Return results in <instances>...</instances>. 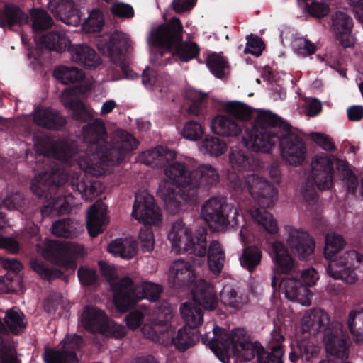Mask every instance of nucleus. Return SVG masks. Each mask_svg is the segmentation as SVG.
Instances as JSON below:
<instances>
[{"instance_id":"nucleus-32","label":"nucleus","mask_w":363,"mask_h":363,"mask_svg":"<svg viewBox=\"0 0 363 363\" xmlns=\"http://www.w3.org/2000/svg\"><path fill=\"white\" fill-rule=\"evenodd\" d=\"M106 211L102 203L90 206L87 211L86 228L91 237L95 238L104 231L106 225Z\"/></svg>"},{"instance_id":"nucleus-45","label":"nucleus","mask_w":363,"mask_h":363,"mask_svg":"<svg viewBox=\"0 0 363 363\" xmlns=\"http://www.w3.org/2000/svg\"><path fill=\"white\" fill-rule=\"evenodd\" d=\"M52 233L57 237L74 238L77 236V229L70 218H63L55 221L52 226Z\"/></svg>"},{"instance_id":"nucleus-60","label":"nucleus","mask_w":363,"mask_h":363,"mask_svg":"<svg viewBox=\"0 0 363 363\" xmlns=\"http://www.w3.org/2000/svg\"><path fill=\"white\" fill-rule=\"evenodd\" d=\"M106 328L100 333L107 337L121 339L126 335V329L121 325H118L115 322H111L109 319L106 321Z\"/></svg>"},{"instance_id":"nucleus-31","label":"nucleus","mask_w":363,"mask_h":363,"mask_svg":"<svg viewBox=\"0 0 363 363\" xmlns=\"http://www.w3.org/2000/svg\"><path fill=\"white\" fill-rule=\"evenodd\" d=\"M106 320L108 318L102 310L89 306L84 308L80 318L84 329L92 333H100L104 330Z\"/></svg>"},{"instance_id":"nucleus-15","label":"nucleus","mask_w":363,"mask_h":363,"mask_svg":"<svg viewBox=\"0 0 363 363\" xmlns=\"http://www.w3.org/2000/svg\"><path fill=\"white\" fill-rule=\"evenodd\" d=\"M37 250L42 256L65 268L74 269L77 263L74 259L79 255L82 248L80 245L67 241L45 240L36 245Z\"/></svg>"},{"instance_id":"nucleus-35","label":"nucleus","mask_w":363,"mask_h":363,"mask_svg":"<svg viewBox=\"0 0 363 363\" xmlns=\"http://www.w3.org/2000/svg\"><path fill=\"white\" fill-rule=\"evenodd\" d=\"M39 43L44 48L57 52H62L66 49L69 50L71 45L67 35L60 31H50L42 35L39 38Z\"/></svg>"},{"instance_id":"nucleus-63","label":"nucleus","mask_w":363,"mask_h":363,"mask_svg":"<svg viewBox=\"0 0 363 363\" xmlns=\"http://www.w3.org/2000/svg\"><path fill=\"white\" fill-rule=\"evenodd\" d=\"M298 350L300 352L302 359L308 362L311 357H315L319 351L318 346L311 344L309 342H301L298 345Z\"/></svg>"},{"instance_id":"nucleus-64","label":"nucleus","mask_w":363,"mask_h":363,"mask_svg":"<svg viewBox=\"0 0 363 363\" xmlns=\"http://www.w3.org/2000/svg\"><path fill=\"white\" fill-rule=\"evenodd\" d=\"M311 138L322 149L328 152H333L335 149L334 143L327 135L320 133H313Z\"/></svg>"},{"instance_id":"nucleus-50","label":"nucleus","mask_w":363,"mask_h":363,"mask_svg":"<svg viewBox=\"0 0 363 363\" xmlns=\"http://www.w3.org/2000/svg\"><path fill=\"white\" fill-rule=\"evenodd\" d=\"M220 298L222 302L230 307L235 309H240L242 306L247 303V298L246 296H238L235 289L225 286L223 288L220 293Z\"/></svg>"},{"instance_id":"nucleus-2","label":"nucleus","mask_w":363,"mask_h":363,"mask_svg":"<svg viewBox=\"0 0 363 363\" xmlns=\"http://www.w3.org/2000/svg\"><path fill=\"white\" fill-rule=\"evenodd\" d=\"M48 163L38 175L33 180L30 190L36 196L47 200V203L40 209L43 217L54 214H63L69 211V203L62 194L52 196L57 188L67 183L68 186L81 195L86 201H91L98 196L102 191L101 184L95 177L100 176L105 172L106 168L111 165L102 164L99 169L103 170L101 174H94L88 170L82 169L84 175L79 176L68 182L67 174L55 162Z\"/></svg>"},{"instance_id":"nucleus-4","label":"nucleus","mask_w":363,"mask_h":363,"mask_svg":"<svg viewBox=\"0 0 363 363\" xmlns=\"http://www.w3.org/2000/svg\"><path fill=\"white\" fill-rule=\"evenodd\" d=\"M228 113L235 119L247 121L252 118L255 109L244 103L234 101L227 103ZM257 114L250 130H247L242 137L244 146L255 152H269L278 143L284 130L291 125L270 111L256 110Z\"/></svg>"},{"instance_id":"nucleus-28","label":"nucleus","mask_w":363,"mask_h":363,"mask_svg":"<svg viewBox=\"0 0 363 363\" xmlns=\"http://www.w3.org/2000/svg\"><path fill=\"white\" fill-rule=\"evenodd\" d=\"M68 51L74 62L86 69H95L101 64V58L96 50L86 44L70 45Z\"/></svg>"},{"instance_id":"nucleus-33","label":"nucleus","mask_w":363,"mask_h":363,"mask_svg":"<svg viewBox=\"0 0 363 363\" xmlns=\"http://www.w3.org/2000/svg\"><path fill=\"white\" fill-rule=\"evenodd\" d=\"M28 16L17 5L6 3L0 11V27L11 28L28 23Z\"/></svg>"},{"instance_id":"nucleus-40","label":"nucleus","mask_w":363,"mask_h":363,"mask_svg":"<svg viewBox=\"0 0 363 363\" xmlns=\"http://www.w3.org/2000/svg\"><path fill=\"white\" fill-rule=\"evenodd\" d=\"M4 320L7 330L13 335H19L27 325L25 315L16 308L7 310Z\"/></svg>"},{"instance_id":"nucleus-52","label":"nucleus","mask_w":363,"mask_h":363,"mask_svg":"<svg viewBox=\"0 0 363 363\" xmlns=\"http://www.w3.org/2000/svg\"><path fill=\"white\" fill-rule=\"evenodd\" d=\"M201 150L211 156L218 157L223 155L227 150L225 142L216 137H208L205 138L201 145Z\"/></svg>"},{"instance_id":"nucleus-61","label":"nucleus","mask_w":363,"mask_h":363,"mask_svg":"<svg viewBox=\"0 0 363 363\" xmlns=\"http://www.w3.org/2000/svg\"><path fill=\"white\" fill-rule=\"evenodd\" d=\"M111 11L113 16L123 18H131L134 16L133 8L127 4L122 2H113Z\"/></svg>"},{"instance_id":"nucleus-58","label":"nucleus","mask_w":363,"mask_h":363,"mask_svg":"<svg viewBox=\"0 0 363 363\" xmlns=\"http://www.w3.org/2000/svg\"><path fill=\"white\" fill-rule=\"evenodd\" d=\"M84 345L83 337L77 334H67L59 344L61 349L74 350L76 353Z\"/></svg>"},{"instance_id":"nucleus-20","label":"nucleus","mask_w":363,"mask_h":363,"mask_svg":"<svg viewBox=\"0 0 363 363\" xmlns=\"http://www.w3.org/2000/svg\"><path fill=\"white\" fill-rule=\"evenodd\" d=\"M192 182L190 189H188L186 199L189 200V204H195L199 199V190L201 188L208 189L216 186L220 181V175L218 170L211 164H202L193 169Z\"/></svg>"},{"instance_id":"nucleus-49","label":"nucleus","mask_w":363,"mask_h":363,"mask_svg":"<svg viewBox=\"0 0 363 363\" xmlns=\"http://www.w3.org/2000/svg\"><path fill=\"white\" fill-rule=\"evenodd\" d=\"M69 108L72 111V117L75 121L88 122L94 118L92 111L80 100L70 101L69 102Z\"/></svg>"},{"instance_id":"nucleus-10","label":"nucleus","mask_w":363,"mask_h":363,"mask_svg":"<svg viewBox=\"0 0 363 363\" xmlns=\"http://www.w3.org/2000/svg\"><path fill=\"white\" fill-rule=\"evenodd\" d=\"M194 301L184 303L180 306V313L187 328L197 330L203 321V313L201 307L212 311L218 304V297L213 286L204 279H199L191 290Z\"/></svg>"},{"instance_id":"nucleus-57","label":"nucleus","mask_w":363,"mask_h":363,"mask_svg":"<svg viewBox=\"0 0 363 363\" xmlns=\"http://www.w3.org/2000/svg\"><path fill=\"white\" fill-rule=\"evenodd\" d=\"M246 39L245 53H250L256 57L260 56L265 47L262 38L257 35L250 34L247 36Z\"/></svg>"},{"instance_id":"nucleus-22","label":"nucleus","mask_w":363,"mask_h":363,"mask_svg":"<svg viewBox=\"0 0 363 363\" xmlns=\"http://www.w3.org/2000/svg\"><path fill=\"white\" fill-rule=\"evenodd\" d=\"M287 244L291 252L301 260L311 259L313 257L315 241L304 230L290 228L288 232Z\"/></svg>"},{"instance_id":"nucleus-9","label":"nucleus","mask_w":363,"mask_h":363,"mask_svg":"<svg viewBox=\"0 0 363 363\" xmlns=\"http://www.w3.org/2000/svg\"><path fill=\"white\" fill-rule=\"evenodd\" d=\"M335 166L345 182L348 192L354 194L358 186V179L349 168L348 162L325 153L315 155L311 162L312 176L318 189L323 191L333 187Z\"/></svg>"},{"instance_id":"nucleus-46","label":"nucleus","mask_w":363,"mask_h":363,"mask_svg":"<svg viewBox=\"0 0 363 363\" xmlns=\"http://www.w3.org/2000/svg\"><path fill=\"white\" fill-rule=\"evenodd\" d=\"M30 264L32 269L43 279L51 281L63 276L62 270L55 267H48L42 260L32 259Z\"/></svg>"},{"instance_id":"nucleus-3","label":"nucleus","mask_w":363,"mask_h":363,"mask_svg":"<svg viewBox=\"0 0 363 363\" xmlns=\"http://www.w3.org/2000/svg\"><path fill=\"white\" fill-rule=\"evenodd\" d=\"M84 143L86 148L83 150L77 145V152L74 161L81 169L88 170L94 174H101L102 164L118 165L127 154L137 148L138 140L128 132L118 130L112 143L107 141L108 133L105 123L96 118L89 122L82 128Z\"/></svg>"},{"instance_id":"nucleus-59","label":"nucleus","mask_w":363,"mask_h":363,"mask_svg":"<svg viewBox=\"0 0 363 363\" xmlns=\"http://www.w3.org/2000/svg\"><path fill=\"white\" fill-rule=\"evenodd\" d=\"M79 282L85 286L94 285L98 280L96 271L87 267H80L77 270Z\"/></svg>"},{"instance_id":"nucleus-51","label":"nucleus","mask_w":363,"mask_h":363,"mask_svg":"<svg viewBox=\"0 0 363 363\" xmlns=\"http://www.w3.org/2000/svg\"><path fill=\"white\" fill-rule=\"evenodd\" d=\"M32 16V28L35 33H41L50 28L53 24L52 17L43 9L35 10Z\"/></svg>"},{"instance_id":"nucleus-41","label":"nucleus","mask_w":363,"mask_h":363,"mask_svg":"<svg viewBox=\"0 0 363 363\" xmlns=\"http://www.w3.org/2000/svg\"><path fill=\"white\" fill-rule=\"evenodd\" d=\"M137 245L133 240L128 239H116L108 245V251L122 258L130 259L136 254Z\"/></svg>"},{"instance_id":"nucleus-26","label":"nucleus","mask_w":363,"mask_h":363,"mask_svg":"<svg viewBox=\"0 0 363 363\" xmlns=\"http://www.w3.org/2000/svg\"><path fill=\"white\" fill-rule=\"evenodd\" d=\"M48 8L67 25L77 26L80 22V11L73 0H48Z\"/></svg>"},{"instance_id":"nucleus-44","label":"nucleus","mask_w":363,"mask_h":363,"mask_svg":"<svg viewBox=\"0 0 363 363\" xmlns=\"http://www.w3.org/2000/svg\"><path fill=\"white\" fill-rule=\"evenodd\" d=\"M347 325L354 341L363 342V308L350 311Z\"/></svg>"},{"instance_id":"nucleus-29","label":"nucleus","mask_w":363,"mask_h":363,"mask_svg":"<svg viewBox=\"0 0 363 363\" xmlns=\"http://www.w3.org/2000/svg\"><path fill=\"white\" fill-rule=\"evenodd\" d=\"M176 152L163 146L143 152L138 161L152 168H164L170 160L176 158Z\"/></svg>"},{"instance_id":"nucleus-24","label":"nucleus","mask_w":363,"mask_h":363,"mask_svg":"<svg viewBox=\"0 0 363 363\" xmlns=\"http://www.w3.org/2000/svg\"><path fill=\"white\" fill-rule=\"evenodd\" d=\"M302 325L310 333H323L326 335L335 329L336 325H342L337 321H332L328 313L321 308H313L306 311L302 319Z\"/></svg>"},{"instance_id":"nucleus-48","label":"nucleus","mask_w":363,"mask_h":363,"mask_svg":"<svg viewBox=\"0 0 363 363\" xmlns=\"http://www.w3.org/2000/svg\"><path fill=\"white\" fill-rule=\"evenodd\" d=\"M104 25V16L99 9L90 11L88 18L82 24L83 29L89 33L100 32Z\"/></svg>"},{"instance_id":"nucleus-23","label":"nucleus","mask_w":363,"mask_h":363,"mask_svg":"<svg viewBox=\"0 0 363 363\" xmlns=\"http://www.w3.org/2000/svg\"><path fill=\"white\" fill-rule=\"evenodd\" d=\"M335 329L324 335L325 350L329 357H333L334 362L345 361L348 358L349 350L347 336L342 330V325H336ZM329 360V363H331Z\"/></svg>"},{"instance_id":"nucleus-18","label":"nucleus","mask_w":363,"mask_h":363,"mask_svg":"<svg viewBox=\"0 0 363 363\" xmlns=\"http://www.w3.org/2000/svg\"><path fill=\"white\" fill-rule=\"evenodd\" d=\"M35 147L40 155L48 156L54 155L57 159L69 162L74 161V156L77 152V142L74 140H53L45 135L35 137Z\"/></svg>"},{"instance_id":"nucleus-30","label":"nucleus","mask_w":363,"mask_h":363,"mask_svg":"<svg viewBox=\"0 0 363 363\" xmlns=\"http://www.w3.org/2000/svg\"><path fill=\"white\" fill-rule=\"evenodd\" d=\"M332 28L340 43L345 48L350 47V33L353 27L352 18L345 12L337 11L332 16Z\"/></svg>"},{"instance_id":"nucleus-14","label":"nucleus","mask_w":363,"mask_h":363,"mask_svg":"<svg viewBox=\"0 0 363 363\" xmlns=\"http://www.w3.org/2000/svg\"><path fill=\"white\" fill-rule=\"evenodd\" d=\"M96 45L101 54L109 57L126 78H133L134 74L125 56L130 42L124 33L116 30L111 35H103L96 40Z\"/></svg>"},{"instance_id":"nucleus-16","label":"nucleus","mask_w":363,"mask_h":363,"mask_svg":"<svg viewBox=\"0 0 363 363\" xmlns=\"http://www.w3.org/2000/svg\"><path fill=\"white\" fill-rule=\"evenodd\" d=\"M132 216L145 224L139 233V240H155L150 225H157L162 220V215L155 203L154 197L147 193L136 194L133 206Z\"/></svg>"},{"instance_id":"nucleus-37","label":"nucleus","mask_w":363,"mask_h":363,"mask_svg":"<svg viewBox=\"0 0 363 363\" xmlns=\"http://www.w3.org/2000/svg\"><path fill=\"white\" fill-rule=\"evenodd\" d=\"M206 255L203 259L207 256L208 265L210 270L214 274H219L224 266L225 252L222 248L221 244L218 240H212L210 242L208 248H206Z\"/></svg>"},{"instance_id":"nucleus-25","label":"nucleus","mask_w":363,"mask_h":363,"mask_svg":"<svg viewBox=\"0 0 363 363\" xmlns=\"http://www.w3.org/2000/svg\"><path fill=\"white\" fill-rule=\"evenodd\" d=\"M196 279V273L189 262L178 259L172 264L168 276L171 287L182 289L189 286L194 283Z\"/></svg>"},{"instance_id":"nucleus-6","label":"nucleus","mask_w":363,"mask_h":363,"mask_svg":"<svg viewBox=\"0 0 363 363\" xmlns=\"http://www.w3.org/2000/svg\"><path fill=\"white\" fill-rule=\"evenodd\" d=\"M345 245L341 235L333 233L326 235L324 255L329 261L326 272L334 279L352 284L357 281V272L363 273V255L354 250L340 254Z\"/></svg>"},{"instance_id":"nucleus-54","label":"nucleus","mask_w":363,"mask_h":363,"mask_svg":"<svg viewBox=\"0 0 363 363\" xmlns=\"http://www.w3.org/2000/svg\"><path fill=\"white\" fill-rule=\"evenodd\" d=\"M308 1V0H297L299 4L301 3L305 4V11L311 16L318 18H322L328 14L330 11V8L327 4L320 3L318 1H313L311 4H309L307 3Z\"/></svg>"},{"instance_id":"nucleus-19","label":"nucleus","mask_w":363,"mask_h":363,"mask_svg":"<svg viewBox=\"0 0 363 363\" xmlns=\"http://www.w3.org/2000/svg\"><path fill=\"white\" fill-rule=\"evenodd\" d=\"M228 342H230V347L227 349L228 357L225 361L229 359L231 354L237 356L245 362L252 360L256 356L259 363V357H262L264 347L257 341L250 342L244 329L233 330V336Z\"/></svg>"},{"instance_id":"nucleus-34","label":"nucleus","mask_w":363,"mask_h":363,"mask_svg":"<svg viewBox=\"0 0 363 363\" xmlns=\"http://www.w3.org/2000/svg\"><path fill=\"white\" fill-rule=\"evenodd\" d=\"M233 336V331L230 334H226L222 328L214 325L213 328V337L209 342V347L216 356L223 363L228 357V350L230 346L228 340Z\"/></svg>"},{"instance_id":"nucleus-53","label":"nucleus","mask_w":363,"mask_h":363,"mask_svg":"<svg viewBox=\"0 0 363 363\" xmlns=\"http://www.w3.org/2000/svg\"><path fill=\"white\" fill-rule=\"evenodd\" d=\"M182 136L189 140H199L204 134V129L201 123L194 120L186 122L182 130Z\"/></svg>"},{"instance_id":"nucleus-27","label":"nucleus","mask_w":363,"mask_h":363,"mask_svg":"<svg viewBox=\"0 0 363 363\" xmlns=\"http://www.w3.org/2000/svg\"><path fill=\"white\" fill-rule=\"evenodd\" d=\"M33 119L38 126L52 130H60L67 124L66 118L50 107L35 109Z\"/></svg>"},{"instance_id":"nucleus-8","label":"nucleus","mask_w":363,"mask_h":363,"mask_svg":"<svg viewBox=\"0 0 363 363\" xmlns=\"http://www.w3.org/2000/svg\"><path fill=\"white\" fill-rule=\"evenodd\" d=\"M147 40L152 46L165 49L185 62L196 58L200 52L196 43L183 42V26L177 18H172L167 23L152 29Z\"/></svg>"},{"instance_id":"nucleus-43","label":"nucleus","mask_w":363,"mask_h":363,"mask_svg":"<svg viewBox=\"0 0 363 363\" xmlns=\"http://www.w3.org/2000/svg\"><path fill=\"white\" fill-rule=\"evenodd\" d=\"M53 76L62 84H68L81 82L84 73L77 67L60 66L55 69Z\"/></svg>"},{"instance_id":"nucleus-17","label":"nucleus","mask_w":363,"mask_h":363,"mask_svg":"<svg viewBox=\"0 0 363 363\" xmlns=\"http://www.w3.org/2000/svg\"><path fill=\"white\" fill-rule=\"evenodd\" d=\"M278 142L281 156L288 164L297 167L304 162L307 154L306 145L303 138L292 130L291 127L284 130Z\"/></svg>"},{"instance_id":"nucleus-5","label":"nucleus","mask_w":363,"mask_h":363,"mask_svg":"<svg viewBox=\"0 0 363 363\" xmlns=\"http://www.w3.org/2000/svg\"><path fill=\"white\" fill-rule=\"evenodd\" d=\"M269 255L278 274L291 275V277L280 279L274 274L271 282L274 290L282 289L287 299L298 302L303 306H309L311 303L312 294L310 289L299 280L295 261L284 242L274 241L270 246Z\"/></svg>"},{"instance_id":"nucleus-11","label":"nucleus","mask_w":363,"mask_h":363,"mask_svg":"<svg viewBox=\"0 0 363 363\" xmlns=\"http://www.w3.org/2000/svg\"><path fill=\"white\" fill-rule=\"evenodd\" d=\"M206 236L205 228H199L193 233L183 220L178 219L173 223L167 237L177 252H189L192 255L204 257L207 252Z\"/></svg>"},{"instance_id":"nucleus-13","label":"nucleus","mask_w":363,"mask_h":363,"mask_svg":"<svg viewBox=\"0 0 363 363\" xmlns=\"http://www.w3.org/2000/svg\"><path fill=\"white\" fill-rule=\"evenodd\" d=\"M238 211L232 204L228 203L223 196H213L201 207V216L213 231L221 232L228 229L230 220L237 223Z\"/></svg>"},{"instance_id":"nucleus-42","label":"nucleus","mask_w":363,"mask_h":363,"mask_svg":"<svg viewBox=\"0 0 363 363\" xmlns=\"http://www.w3.org/2000/svg\"><path fill=\"white\" fill-rule=\"evenodd\" d=\"M262 257V252L260 248L255 245H249L243 249L240 261L242 267L252 273L260 264Z\"/></svg>"},{"instance_id":"nucleus-1","label":"nucleus","mask_w":363,"mask_h":363,"mask_svg":"<svg viewBox=\"0 0 363 363\" xmlns=\"http://www.w3.org/2000/svg\"><path fill=\"white\" fill-rule=\"evenodd\" d=\"M229 160L234 173H230L228 179L235 191L247 190L259 207L251 210L253 220L269 234L278 233L277 220L267 208L277 200L278 191L265 178L255 173L245 174L244 171H255L262 167L259 160L238 149H231Z\"/></svg>"},{"instance_id":"nucleus-38","label":"nucleus","mask_w":363,"mask_h":363,"mask_svg":"<svg viewBox=\"0 0 363 363\" xmlns=\"http://www.w3.org/2000/svg\"><path fill=\"white\" fill-rule=\"evenodd\" d=\"M199 340L197 330L186 326L180 328L177 335L172 337V342L180 351H186L193 347Z\"/></svg>"},{"instance_id":"nucleus-21","label":"nucleus","mask_w":363,"mask_h":363,"mask_svg":"<svg viewBox=\"0 0 363 363\" xmlns=\"http://www.w3.org/2000/svg\"><path fill=\"white\" fill-rule=\"evenodd\" d=\"M112 289L114 305L121 313L127 312L139 301L136 285L129 277L121 279L112 286Z\"/></svg>"},{"instance_id":"nucleus-39","label":"nucleus","mask_w":363,"mask_h":363,"mask_svg":"<svg viewBox=\"0 0 363 363\" xmlns=\"http://www.w3.org/2000/svg\"><path fill=\"white\" fill-rule=\"evenodd\" d=\"M55 350L45 347L43 353V358L45 363H78L77 353L74 350L66 349Z\"/></svg>"},{"instance_id":"nucleus-7","label":"nucleus","mask_w":363,"mask_h":363,"mask_svg":"<svg viewBox=\"0 0 363 363\" xmlns=\"http://www.w3.org/2000/svg\"><path fill=\"white\" fill-rule=\"evenodd\" d=\"M165 175L173 182L162 181L157 190V196L165 203L169 213L175 214L186 210L189 200L186 199L192 182L193 170L185 162L170 160L164 166Z\"/></svg>"},{"instance_id":"nucleus-36","label":"nucleus","mask_w":363,"mask_h":363,"mask_svg":"<svg viewBox=\"0 0 363 363\" xmlns=\"http://www.w3.org/2000/svg\"><path fill=\"white\" fill-rule=\"evenodd\" d=\"M211 128L213 132L221 136H237L241 133V127L233 118L218 116L211 122Z\"/></svg>"},{"instance_id":"nucleus-47","label":"nucleus","mask_w":363,"mask_h":363,"mask_svg":"<svg viewBox=\"0 0 363 363\" xmlns=\"http://www.w3.org/2000/svg\"><path fill=\"white\" fill-rule=\"evenodd\" d=\"M206 62L208 68L216 77L218 79L224 77L225 69L228 67V62L223 56L213 52L208 55Z\"/></svg>"},{"instance_id":"nucleus-56","label":"nucleus","mask_w":363,"mask_h":363,"mask_svg":"<svg viewBox=\"0 0 363 363\" xmlns=\"http://www.w3.org/2000/svg\"><path fill=\"white\" fill-rule=\"evenodd\" d=\"M284 354L283 346L279 344L272 346L271 352H268L264 348L262 357H259V363H284L282 360Z\"/></svg>"},{"instance_id":"nucleus-12","label":"nucleus","mask_w":363,"mask_h":363,"mask_svg":"<svg viewBox=\"0 0 363 363\" xmlns=\"http://www.w3.org/2000/svg\"><path fill=\"white\" fill-rule=\"evenodd\" d=\"M139 301L147 298L151 302L155 303L153 310L156 318H153L150 325L145 324L143 328V333L148 338L154 339V336L159 331L157 326H164L172 318V308L170 304L165 301H158L163 288L161 285L150 281L143 282L140 285L136 286Z\"/></svg>"},{"instance_id":"nucleus-62","label":"nucleus","mask_w":363,"mask_h":363,"mask_svg":"<svg viewBox=\"0 0 363 363\" xmlns=\"http://www.w3.org/2000/svg\"><path fill=\"white\" fill-rule=\"evenodd\" d=\"M24 204L23 196L20 192L7 195L1 201V207L8 210L19 209Z\"/></svg>"},{"instance_id":"nucleus-55","label":"nucleus","mask_w":363,"mask_h":363,"mask_svg":"<svg viewBox=\"0 0 363 363\" xmlns=\"http://www.w3.org/2000/svg\"><path fill=\"white\" fill-rule=\"evenodd\" d=\"M208 102V96L206 94L194 92L191 94V103L188 112L189 114L199 116L202 113Z\"/></svg>"}]
</instances>
